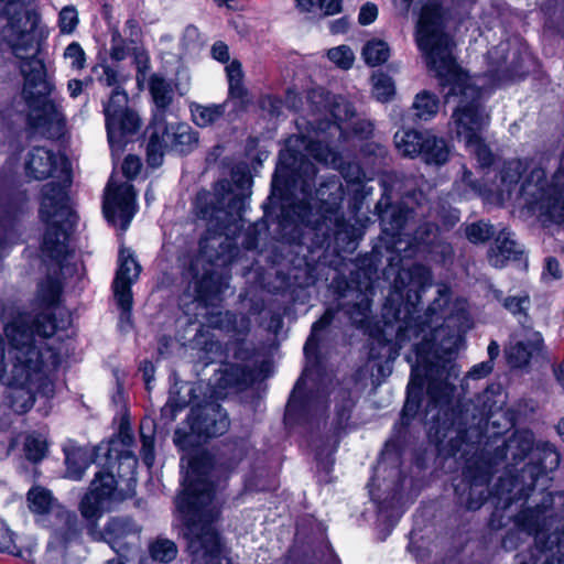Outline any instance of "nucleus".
Here are the masks:
<instances>
[{
  "label": "nucleus",
  "instance_id": "e2e57ef3",
  "mask_svg": "<svg viewBox=\"0 0 564 564\" xmlns=\"http://www.w3.org/2000/svg\"><path fill=\"white\" fill-rule=\"evenodd\" d=\"M508 43H500L488 51V59L496 69L501 68L502 64L507 62Z\"/></svg>",
  "mask_w": 564,
  "mask_h": 564
},
{
  "label": "nucleus",
  "instance_id": "412c9836",
  "mask_svg": "<svg viewBox=\"0 0 564 564\" xmlns=\"http://www.w3.org/2000/svg\"><path fill=\"white\" fill-rule=\"evenodd\" d=\"M403 242L406 245L403 251L408 249L423 251L441 261L447 260L453 254L451 245L440 238L438 227L431 221L422 223L413 232L409 230V236L403 238Z\"/></svg>",
  "mask_w": 564,
  "mask_h": 564
},
{
  "label": "nucleus",
  "instance_id": "ea45409f",
  "mask_svg": "<svg viewBox=\"0 0 564 564\" xmlns=\"http://www.w3.org/2000/svg\"><path fill=\"white\" fill-rule=\"evenodd\" d=\"M26 500L32 512L37 514L47 513L54 502L51 492L42 487H33L29 490Z\"/></svg>",
  "mask_w": 564,
  "mask_h": 564
},
{
  "label": "nucleus",
  "instance_id": "680f3d73",
  "mask_svg": "<svg viewBox=\"0 0 564 564\" xmlns=\"http://www.w3.org/2000/svg\"><path fill=\"white\" fill-rule=\"evenodd\" d=\"M64 57L70 59V65L75 69H82L85 66V53L77 42L70 43L65 48Z\"/></svg>",
  "mask_w": 564,
  "mask_h": 564
},
{
  "label": "nucleus",
  "instance_id": "473e14b6",
  "mask_svg": "<svg viewBox=\"0 0 564 564\" xmlns=\"http://www.w3.org/2000/svg\"><path fill=\"white\" fill-rule=\"evenodd\" d=\"M226 74L229 85V97L240 100L241 104L248 102V90L243 85L242 65L238 59L231 61L226 66Z\"/></svg>",
  "mask_w": 564,
  "mask_h": 564
},
{
  "label": "nucleus",
  "instance_id": "58836bf2",
  "mask_svg": "<svg viewBox=\"0 0 564 564\" xmlns=\"http://www.w3.org/2000/svg\"><path fill=\"white\" fill-rule=\"evenodd\" d=\"M438 105L440 101L435 95L423 90L415 96L412 107L417 118L429 120L437 113Z\"/></svg>",
  "mask_w": 564,
  "mask_h": 564
},
{
  "label": "nucleus",
  "instance_id": "bf43d9fd",
  "mask_svg": "<svg viewBox=\"0 0 564 564\" xmlns=\"http://www.w3.org/2000/svg\"><path fill=\"white\" fill-rule=\"evenodd\" d=\"M59 29L62 33H72L78 24V13L75 7H65L59 12Z\"/></svg>",
  "mask_w": 564,
  "mask_h": 564
},
{
  "label": "nucleus",
  "instance_id": "052dcab7",
  "mask_svg": "<svg viewBox=\"0 0 564 564\" xmlns=\"http://www.w3.org/2000/svg\"><path fill=\"white\" fill-rule=\"evenodd\" d=\"M0 552L19 555L20 551L14 543L13 532L7 523L0 519Z\"/></svg>",
  "mask_w": 564,
  "mask_h": 564
},
{
  "label": "nucleus",
  "instance_id": "9b49d317",
  "mask_svg": "<svg viewBox=\"0 0 564 564\" xmlns=\"http://www.w3.org/2000/svg\"><path fill=\"white\" fill-rule=\"evenodd\" d=\"M99 82L113 87L109 99L104 102V115L108 141L112 152H121L124 138L134 134L141 127L138 112L129 107L128 94L119 86V74L110 66H102Z\"/></svg>",
  "mask_w": 564,
  "mask_h": 564
},
{
  "label": "nucleus",
  "instance_id": "c9c22d12",
  "mask_svg": "<svg viewBox=\"0 0 564 564\" xmlns=\"http://www.w3.org/2000/svg\"><path fill=\"white\" fill-rule=\"evenodd\" d=\"M149 554L151 558L160 563H171L177 556V545L170 539L158 536L149 543Z\"/></svg>",
  "mask_w": 564,
  "mask_h": 564
},
{
  "label": "nucleus",
  "instance_id": "6e6d98bb",
  "mask_svg": "<svg viewBox=\"0 0 564 564\" xmlns=\"http://www.w3.org/2000/svg\"><path fill=\"white\" fill-rule=\"evenodd\" d=\"M327 56L333 63L343 69L350 68L355 59L352 51L346 45L330 48L327 52Z\"/></svg>",
  "mask_w": 564,
  "mask_h": 564
},
{
  "label": "nucleus",
  "instance_id": "20e7f679",
  "mask_svg": "<svg viewBox=\"0 0 564 564\" xmlns=\"http://www.w3.org/2000/svg\"><path fill=\"white\" fill-rule=\"evenodd\" d=\"M23 0H0V18L7 20L0 34L12 53L22 59L20 69L24 77L23 98L29 107V126L45 137H52L51 128L59 124L61 115L50 99L53 86L46 80L44 64L35 57L37 53L34 31L39 15L23 9Z\"/></svg>",
  "mask_w": 564,
  "mask_h": 564
},
{
  "label": "nucleus",
  "instance_id": "338daca9",
  "mask_svg": "<svg viewBox=\"0 0 564 564\" xmlns=\"http://www.w3.org/2000/svg\"><path fill=\"white\" fill-rule=\"evenodd\" d=\"M378 15V8L376 4L367 2L360 9L358 21L361 25H368L372 23Z\"/></svg>",
  "mask_w": 564,
  "mask_h": 564
},
{
  "label": "nucleus",
  "instance_id": "4d7b16f0",
  "mask_svg": "<svg viewBox=\"0 0 564 564\" xmlns=\"http://www.w3.org/2000/svg\"><path fill=\"white\" fill-rule=\"evenodd\" d=\"M225 321L232 325V332L237 338H243L249 334L251 328V319L245 314H234L226 312Z\"/></svg>",
  "mask_w": 564,
  "mask_h": 564
},
{
  "label": "nucleus",
  "instance_id": "a19ab883",
  "mask_svg": "<svg viewBox=\"0 0 564 564\" xmlns=\"http://www.w3.org/2000/svg\"><path fill=\"white\" fill-rule=\"evenodd\" d=\"M362 56L366 64L377 66L388 61L390 48L384 41H368L362 48Z\"/></svg>",
  "mask_w": 564,
  "mask_h": 564
},
{
  "label": "nucleus",
  "instance_id": "79ce46f5",
  "mask_svg": "<svg viewBox=\"0 0 564 564\" xmlns=\"http://www.w3.org/2000/svg\"><path fill=\"white\" fill-rule=\"evenodd\" d=\"M333 97L322 88L310 90L307 94V105L312 116L316 117V119L325 118ZM311 120H315V118Z\"/></svg>",
  "mask_w": 564,
  "mask_h": 564
},
{
  "label": "nucleus",
  "instance_id": "c03bdc74",
  "mask_svg": "<svg viewBox=\"0 0 564 564\" xmlns=\"http://www.w3.org/2000/svg\"><path fill=\"white\" fill-rule=\"evenodd\" d=\"M372 94L381 102L390 101L395 94V86L392 78L383 73L372 76Z\"/></svg>",
  "mask_w": 564,
  "mask_h": 564
},
{
  "label": "nucleus",
  "instance_id": "9d476101",
  "mask_svg": "<svg viewBox=\"0 0 564 564\" xmlns=\"http://www.w3.org/2000/svg\"><path fill=\"white\" fill-rule=\"evenodd\" d=\"M40 217L46 224L41 245L42 254L61 265L72 253L68 237L76 223V216L68 204L66 185L52 182L43 186Z\"/></svg>",
  "mask_w": 564,
  "mask_h": 564
},
{
  "label": "nucleus",
  "instance_id": "dca6fc26",
  "mask_svg": "<svg viewBox=\"0 0 564 564\" xmlns=\"http://www.w3.org/2000/svg\"><path fill=\"white\" fill-rule=\"evenodd\" d=\"M87 532L94 541H104L117 553L128 554L140 545L142 525L130 517H112L102 530L98 520L87 521Z\"/></svg>",
  "mask_w": 564,
  "mask_h": 564
},
{
  "label": "nucleus",
  "instance_id": "6e6552de",
  "mask_svg": "<svg viewBox=\"0 0 564 564\" xmlns=\"http://www.w3.org/2000/svg\"><path fill=\"white\" fill-rule=\"evenodd\" d=\"M316 197L321 205L319 216L313 221L311 228L314 243L318 248L328 249L334 246L338 252H352L361 231L357 226V220L351 223L345 219L340 212L344 197L341 185L337 181L323 183L316 189Z\"/></svg>",
  "mask_w": 564,
  "mask_h": 564
},
{
  "label": "nucleus",
  "instance_id": "0eeeda50",
  "mask_svg": "<svg viewBox=\"0 0 564 564\" xmlns=\"http://www.w3.org/2000/svg\"><path fill=\"white\" fill-rule=\"evenodd\" d=\"M251 185L252 180L247 173H234L232 183L221 180L213 193H197L194 204L196 216L213 224L216 231L199 241L200 252L210 262H226L230 258L231 240L227 232L240 228Z\"/></svg>",
  "mask_w": 564,
  "mask_h": 564
},
{
  "label": "nucleus",
  "instance_id": "09e8293b",
  "mask_svg": "<svg viewBox=\"0 0 564 564\" xmlns=\"http://www.w3.org/2000/svg\"><path fill=\"white\" fill-rule=\"evenodd\" d=\"M135 45L130 44L129 40H124L121 33L115 29L111 32L110 56L115 61H123L138 48Z\"/></svg>",
  "mask_w": 564,
  "mask_h": 564
},
{
  "label": "nucleus",
  "instance_id": "4c0bfd02",
  "mask_svg": "<svg viewBox=\"0 0 564 564\" xmlns=\"http://www.w3.org/2000/svg\"><path fill=\"white\" fill-rule=\"evenodd\" d=\"M335 316V312L333 310H326L323 316L316 321L311 330V335L308 336L305 345H304V354L307 360L316 357L317 348H318V338L317 335L321 330L325 329L330 325Z\"/></svg>",
  "mask_w": 564,
  "mask_h": 564
},
{
  "label": "nucleus",
  "instance_id": "4468645a",
  "mask_svg": "<svg viewBox=\"0 0 564 564\" xmlns=\"http://www.w3.org/2000/svg\"><path fill=\"white\" fill-rule=\"evenodd\" d=\"M423 197L422 192H412L402 197L400 202L391 203L390 197L383 194L377 203L376 210L382 231L393 239L392 249L395 251H401L399 246L403 242V238L409 236V229L419 216L413 203L421 208V199Z\"/></svg>",
  "mask_w": 564,
  "mask_h": 564
},
{
  "label": "nucleus",
  "instance_id": "f704fd0d",
  "mask_svg": "<svg viewBox=\"0 0 564 564\" xmlns=\"http://www.w3.org/2000/svg\"><path fill=\"white\" fill-rule=\"evenodd\" d=\"M530 305L531 301L528 294L507 296L503 299V307L512 315L518 316V321L524 330L532 329V325L528 316V310Z\"/></svg>",
  "mask_w": 564,
  "mask_h": 564
},
{
  "label": "nucleus",
  "instance_id": "f03ea898",
  "mask_svg": "<svg viewBox=\"0 0 564 564\" xmlns=\"http://www.w3.org/2000/svg\"><path fill=\"white\" fill-rule=\"evenodd\" d=\"M475 0H426L416 28V43L429 67L435 70L445 102L457 99L448 121V131L459 141L475 140L489 126L490 113L482 100L481 89L456 63L455 43L444 32L447 10Z\"/></svg>",
  "mask_w": 564,
  "mask_h": 564
},
{
  "label": "nucleus",
  "instance_id": "774afa93",
  "mask_svg": "<svg viewBox=\"0 0 564 564\" xmlns=\"http://www.w3.org/2000/svg\"><path fill=\"white\" fill-rule=\"evenodd\" d=\"M124 34L130 44H138L141 41V28L134 19H129L126 22Z\"/></svg>",
  "mask_w": 564,
  "mask_h": 564
},
{
  "label": "nucleus",
  "instance_id": "a211bd4d",
  "mask_svg": "<svg viewBox=\"0 0 564 564\" xmlns=\"http://www.w3.org/2000/svg\"><path fill=\"white\" fill-rule=\"evenodd\" d=\"M118 269L112 283L115 299L121 310V318L130 319L132 310V284L139 279L141 265L128 248H121L118 257Z\"/></svg>",
  "mask_w": 564,
  "mask_h": 564
},
{
  "label": "nucleus",
  "instance_id": "603ef678",
  "mask_svg": "<svg viewBox=\"0 0 564 564\" xmlns=\"http://www.w3.org/2000/svg\"><path fill=\"white\" fill-rule=\"evenodd\" d=\"M188 404V399L178 402L173 394H170L165 405L161 409L160 420L164 425L172 423L176 419L177 413L183 411Z\"/></svg>",
  "mask_w": 564,
  "mask_h": 564
},
{
  "label": "nucleus",
  "instance_id": "de8ad7c7",
  "mask_svg": "<svg viewBox=\"0 0 564 564\" xmlns=\"http://www.w3.org/2000/svg\"><path fill=\"white\" fill-rule=\"evenodd\" d=\"M466 148L475 155L482 167L491 165L494 155L489 147L485 143L482 134L477 135L475 140H465Z\"/></svg>",
  "mask_w": 564,
  "mask_h": 564
},
{
  "label": "nucleus",
  "instance_id": "2eb2a0df",
  "mask_svg": "<svg viewBox=\"0 0 564 564\" xmlns=\"http://www.w3.org/2000/svg\"><path fill=\"white\" fill-rule=\"evenodd\" d=\"M130 497V494L119 488L118 480L108 468H101L95 474L89 491L79 503L82 517L86 521L99 520L112 505Z\"/></svg>",
  "mask_w": 564,
  "mask_h": 564
},
{
  "label": "nucleus",
  "instance_id": "2f4dec72",
  "mask_svg": "<svg viewBox=\"0 0 564 564\" xmlns=\"http://www.w3.org/2000/svg\"><path fill=\"white\" fill-rule=\"evenodd\" d=\"M425 132L413 129H402L395 132L393 140L399 153L403 156L414 158L422 151Z\"/></svg>",
  "mask_w": 564,
  "mask_h": 564
},
{
  "label": "nucleus",
  "instance_id": "c756f323",
  "mask_svg": "<svg viewBox=\"0 0 564 564\" xmlns=\"http://www.w3.org/2000/svg\"><path fill=\"white\" fill-rule=\"evenodd\" d=\"M58 524L54 531L55 540L64 547L80 538V524L76 513L68 510L57 512Z\"/></svg>",
  "mask_w": 564,
  "mask_h": 564
},
{
  "label": "nucleus",
  "instance_id": "5701e85b",
  "mask_svg": "<svg viewBox=\"0 0 564 564\" xmlns=\"http://www.w3.org/2000/svg\"><path fill=\"white\" fill-rule=\"evenodd\" d=\"M149 90L154 102L151 123L166 119L167 111L174 99L172 83L159 74H152L149 79Z\"/></svg>",
  "mask_w": 564,
  "mask_h": 564
},
{
  "label": "nucleus",
  "instance_id": "e433bc0d",
  "mask_svg": "<svg viewBox=\"0 0 564 564\" xmlns=\"http://www.w3.org/2000/svg\"><path fill=\"white\" fill-rule=\"evenodd\" d=\"M507 452L514 460L523 459L533 448V435L529 431L516 433L506 443Z\"/></svg>",
  "mask_w": 564,
  "mask_h": 564
},
{
  "label": "nucleus",
  "instance_id": "f8f14e48",
  "mask_svg": "<svg viewBox=\"0 0 564 564\" xmlns=\"http://www.w3.org/2000/svg\"><path fill=\"white\" fill-rule=\"evenodd\" d=\"M520 196L525 206L538 213L544 224L564 223V189L557 185H549L542 167L534 166L525 175Z\"/></svg>",
  "mask_w": 564,
  "mask_h": 564
},
{
  "label": "nucleus",
  "instance_id": "7c9ffc66",
  "mask_svg": "<svg viewBox=\"0 0 564 564\" xmlns=\"http://www.w3.org/2000/svg\"><path fill=\"white\" fill-rule=\"evenodd\" d=\"M423 141L420 155L425 163L443 165L448 161L451 149L443 138L425 132Z\"/></svg>",
  "mask_w": 564,
  "mask_h": 564
},
{
  "label": "nucleus",
  "instance_id": "7ed1b4c3",
  "mask_svg": "<svg viewBox=\"0 0 564 564\" xmlns=\"http://www.w3.org/2000/svg\"><path fill=\"white\" fill-rule=\"evenodd\" d=\"M226 479L227 471L220 470L208 455L197 456L189 462L184 488L175 498V507L186 528L192 564H232L224 554V545L214 525L219 514L216 492L224 488Z\"/></svg>",
  "mask_w": 564,
  "mask_h": 564
},
{
  "label": "nucleus",
  "instance_id": "6ab92c4d",
  "mask_svg": "<svg viewBox=\"0 0 564 564\" xmlns=\"http://www.w3.org/2000/svg\"><path fill=\"white\" fill-rule=\"evenodd\" d=\"M135 192L133 185L124 182L115 186L110 181L106 188L102 210L108 221L116 224L126 230L135 213Z\"/></svg>",
  "mask_w": 564,
  "mask_h": 564
},
{
  "label": "nucleus",
  "instance_id": "3c124183",
  "mask_svg": "<svg viewBox=\"0 0 564 564\" xmlns=\"http://www.w3.org/2000/svg\"><path fill=\"white\" fill-rule=\"evenodd\" d=\"M24 452L30 462L39 463L46 455V442L39 435H29L24 442Z\"/></svg>",
  "mask_w": 564,
  "mask_h": 564
},
{
  "label": "nucleus",
  "instance_id": "69168bd1",
  "mask_svg": "<svg viewBox=\"0 0 564 564\" xmlns=\"http://www.w3.org/2000/svg\"><path fill=\"white\" fill-rule=\"evenodd\" d=\"M141 161L135 155H128L122 163V173L128 178H134L141 170Z\"/></svg>",
  "mask_w": 564,
  "mask_h": 564
},
{
  "label": "nucleus",
  "instance_id": "39448f33",
  "mask_svg": "<svg viewBox=\"0 0 564 564\" xmlns=\"http://www.w3.org/2000/svg\"><path fill=\"white\" fill-rule=\"evenodd\" d=\"M56 324L51 313H40L36 316L20 314L6 326L12 360L10 369L9 403L19 414L28 412L34 404L35 398L32 386L40 382L46 371L56 369L61 362L59 355L47 345L35 341V335L48 338L55 334Z\"/></svg>",
  "mask_w": 564,
  "mask_h": 564
},
{
  "label": "nucleus",
  "instance_id": "864d4df0",
  "mask_svg": "<svg viewBox=\"0 0 564 564\" xmlns=\"http://www.w3.org/2000/svg\"><path fill=\"white\" fill-rule=\"evenodd\" d=\"M495 234L494 227L487 223H474L466 228V236L470 242L479 243L487 241Z\"/></svg>",
  "mask_w": 564,
  "mask_h": 564
},
{
  "label": "nucleus",
  "instance_id": "0e129e2a",
  "mask_svg": "<svg viewBox=\"0 0 564 564\" xmlns=\"http://www.w3.org/2000/svg\"><path fill=\"white\" fill-rule=\"evenodd\" d=\"M562 270L560 262L554 257H547L544 263V271L542 278L545 281H554L562 279Z\"/></svg>",
  "mask_w": 564,
  "mask_h": 564
},
{
  "label": "nucleus",
  "instance_id": "aec40b11",
  "mask_svg": "<svg viewBox=\"0 0 564 564\" xmlns=\"http://www.w3.org/2000/svg\"><path fill=\"white\" fill-rule=\"evenodd\" d=\"M26 174L34 180H45L58 173L64 183H70V170L65 156L44 147H33L25 161Z\"/></svg>",
  "mask_w": 564,
  "mask_h": 564
},
{
  "label": "nucleus",
  "instance_id": "a18cd8bd",
  "mask_svg": "<svg viewBox=\"0 0 564 564\" xmlns=\"http://www.w3.org/2000/svg\"><path fill=\"white\" fill-rule=\"evenodd\" d=\"M198 296L204 301L214 300L223 292V283L214 273H206L196 284Z\"/></svg>",
  "mask_w": 564,
  "mask_h": 564
},
{
  "label": "nucleus",
  "instance_id": "49530a36",
  "mask_svg": "<svg viewBox=\"0 0 564 564\" xmlns=\"http://www.w3.org/2000/svg\"><path fill=\"white\" fill-rule=\"evenodd\" d=\"M227 356L231 357L238 364H248L254 356V349L251 344L243 338H237L226 346Z\"/></svg>",
  "mask_w": 564,
  "mask_h": 564
},
{
  "label": "nucleus",
  "instance_id": "13d9d810",
  "mask_svg": "<svg viewBox=\"0 0 564 564\" xmlns=\"http://www.w3.org/2000/svg\"><path fill=\"white\" fill-rule=\"evenodd\" d=\"M145 423L142 422L140 426V437H141V456L144 464L148 467H151L154 463V436L153 433L145 434L144 433Z\"/></svg>",
  "mask_w": 564,
  "mask_h": 564
},
{
  "label": "nucleus",
  "instance_id": "5fc2aeb1",
  "mask_svg": "<svg viewBox=\"0 0 564 564\" xmlns=\"http://www.w3.org/2000/svg\"><path fill=\"white\" fill-rule=\"evenodd\" d=\"M540 466L544 471H552L560 465V454L551 443L542 444L540 448Z\"/></svg>",
  "mask_w": 564,
  "mask_h": 564
},
{
  "label": "nucleus",
  "instance_id": "f257e3e1",
  "mask_svg": "<svg viewBox=\"0 0 564 564\" xmlns=\"http://www.w3.org/2000/svg\"><path fill=\"white\" fill-rule=\"evenodd\" d=\"M431 270L420 263L401 268L394 279L392 290L382 307V339L401 348L405 343L422 336L415 343V362L412 365L411 380L408 384L406 400L402 409V421L409 424L419 411L422 390L426 383L425 415L436 425V433L447 437L455 431L457 438L464 440L467 434L465 414L459 405H453L455 382L459 369L453 362L457 350L458 337L445 336V328L433 327L442 318V313L451 299L449 288L443 285L437 290V297L425 313L417 308L422 292L431 285Z\"/></svg>",
  "mask_w": 564,
  "mask_h": 564
},
{
  "label": "nucleus",
  "instance_id": "1a4fd4ad",
  "mask_svg": "<svg viewBox=\"0 0 564 564\" xmlns=\"http://www.w3.org/2000/svg\"><path fill=\"white\" fill-rule=\"evenodd\" d=\"M547 509L564 512V492H547L534 508L520 511L514 519L521 532L534 534L535 547L520 554L519 564H564V531L546 535L544 521Z\"/></svg>",
  "mask_w": 564,
  "mask_h": 564
},
{
  "label": "nucleus",
  "instance_id": "ddd939ff",
  "mask_svg": "<svg viewBox=\"0 0 564 564\" xmlns=\"http://www.w3.org/2000/svg\"><path fill=\"white\" fill-rule=\"evenodd\" d=\"M149 130L147 162L151 167L162 165L167 150L185 155L198 147V133L185 122L167 123L163 119L150 123Z\"/></svg>",
  "mask_w": 564,
  "mask_h": 564
},
{
  "label": "nucleus",
  "instance_id": "f3484780",
  "mask_svg": "<svg viewBox=\"0 0 564 564\" xmlns=\"http://www.w3.org/2000/svg\"><path fill=\"white\" fill-rule=\"evenodd\" d=\"M491 471L488 465H468L464 478L455 486L458 503L467 510H478L488 499Z\"/></svg>",
  "mask_w": 564,
  "mask_h": 564
},
{
  "label": "nucleus",
  "instance_id": "bb28decb",
  "mask_svg": "<svg viewBox=\"0 0 564 564\" xmlns=\"http://www.w3.org/2000/svg\"><path fill=\"white\" fill-rule=\"evenodd\" d=\"M101 446L95 448L94 453L86 447H70L65 449L66 476L74 480H80L90 463H96Z\"/></svg>",
  "mask_w": 564,
  "mask_h": 564
},
{
  "label": "nucleus",
  "instance_id": "72a5a7b5",
  "mask_svg": "<svg viewBox=\"0 0 564 564\" xmlns=\"http://www.w3.org/2000/svg\"><path fill=\"white\" fill-rule=\"evenodd\" d=\"M226 104L203 106L194 104L191 106L193 121L196 126L205 128L219 121L226 111Z\"/></svg>",
  "mask_w": 564,
  "mask_h": 564
},
{
  "label": "nucleus",
  "instance_id": "b1692460",
  "mask_svg": "<svg viewBox=\"0 0 564 564\" xmlns=\"http://www.w3.org/2000/svg\"><path fill=\"white\" fill-rule=\"evenodd\" d=\"M311 373H312V369L306 367L303 371L302 377H300L299 380L296 381L294 389L290 395L289 402L286 404V410H285L286 415L299 414V415L306 416V415L317 412L318 410L324 409V406H325L324 399H322L319 397H316V398L303 397L302 398V390H303V386L305 382V378L311 376Z\"/></svg>",
  "mask_w": 564,
  "mask_h": 564
},
{
  "label": "nucleus",
  "instance_id": "8fccbe9b",
  "mask_svg": "<svg viewBox=\"0 0 564 564\" xmlns=\"http://www.w3.org/2000/svg\"><path fill=\"white\" fill-rule=\"evenodd\" d=\"M61 290L59 282L52 276H47L39 285V299L45 306H54L58 301Z\"/></svg>",
  "mask_w": 564,
  "mask_h": 564
},
{
  "label": "nucleus",
  "instance_id": "37998d69",
  "mask_svg": "<svg viewBox=\"0 0 564 564\" xmlns=\"http://www.w3.org/2000/svg\"><path fill=\"white\" fill-rule=\"evenodd\" d=\"M527 170L524 163L520 160H512L506 162L501 170V184L502 191L511 194L512 188L519 183L523 172Z\"/></svg>",
  "mask_w": 564,
  "mask_h": 564
},
{
  "label": "nucleus",
  "instance_id": "393cba45",
  "mask_svg": "<svg viewBox=\"0 0 564 564\" xmlns=\"http://www.w3.org/2000/svg\"><path fill=\"white\" fill-rule=\"evenodd\" d=\"M256 379V369L249 364L226 362L218 371L219 388L246 389Z\"/></svg>",
  "mask_w": 564,
  "mask_h": 564
},
{
  "label": "nucleus",
  "instance_id": "a878e982",
  "mask_svg": "<svg viewBox=\"0 0 564 564\" xmlns=\"http://www.w3.org/2000/svg\"><path fill=\"white\" fill-rule=\"evenodd\" d=\"M521 253V246L512 238V234L502 229L488 251V260L492 267L502 268L507 261L517 260Z\"/></svg>",
  "mask_w": 564,
  "mask_h": 564
},
{
  "label": "nucleus",
  "instance_id": "cd10ccee",
  "mask_svg": "<svg viewBox=\"0 0 564 564\" xmlns=\"http://www.w3.org/2000/svg\"><path fill=\"white\" fill-rule=\"evenodd\" d=\"M528 332V341L518 340L510 344L506 350L508 362L513 368H522L527 366L534 351H538L542 345V337L540 333L531 330Z\"/></svg>",
  "mask_w": 564,
  "mask_h": 564
},
{
  "label": "nucleus",
  "instance_id": "4be33fe9",
  "mask_svg": "<svg viewBox=\"0 0 564 564\" xmlns=\"http://www.w3.org/2000/svg\"><path fill=\"white\" fill-rule=\"evenodd\" d=\"M189 419L193 433L204 437L220 436L230 425L227 412L214 402L192 409Z\"/></svg>",
  "mask_w": 564,
  "mask_h": 564
},
{
  "label": "nucleus",
  "instance_id": "c85d7f7f",
  "mask_svg": "<svg viewBox=\"0 0 564 564\" xmlns=\"http://www.w3.org/2000/svg\"><path fill=\"white\" fill-rule=\"evenodd\" d=\"M24 202L23 195L14 198H0V258L8 247L7 225L11 226L12 220L22 212Z\"/></svg>",
  "mask_w": 564,
  "mask_h": 564
},
{
  "label": "nucleus",
  "instance_id": "423d86ee",
  "mask_svg": "<svg viewBox=\"0 0 564 564\" xmlns=\"http://www.w3.org/2000/svg\"><path fill=\"white\" fill-rule=\"evenodd\" d=\"M354 116L352 105L344 98L334 96L327 116L323 119L306 120V132L290 137L285 149L280 151L276 173L291 178L294 185L300 182L304 198L312 195L317 174V169L310 158L322 163L332 160V144L335 139L345 140L340 122Z\"/></svg>",
  "mask_w": 564,
  "mask_h": 564
}]
</instances>
